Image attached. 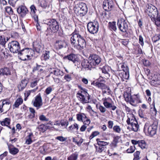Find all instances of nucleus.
<instances>
[{"instance_id":"nucleus-1","label":"nucleus","mask_w":160,"mask_h":160,"mask_svg":"<svg viewBox=\"0 0 160 160\" xmlns=\"http://www.w3.org/2000/svg\"><path fill=\"white\" fill-rule=\"evenodd\" d=\"M70 43L72 45L78 50H82L85 47L86 42L83 37L75 31L71 35Z\"/></svg>"},{"instance_id":"nucleus-2","label":"nucleus","mask_w":160,"mask_h":160,"mask_svg":"<svg viewBox=\"0 0 160 160\" xmlns=\"http://www.w3.org/2000/svg\"><path fill=\"white\" fill-rule=\"evenodd\" d=\"M45 23L48 26L45 31L46 36L52 34L56 32L59 29L58 23L55 19H48L45 21Z\"/></svg>"},{"instance_id":"nucleus-3","label":"nucleus","mask_w":160,"mask_h":160,"mask_svg":"<svg viewBox=\"0 0 160 160\" xmlns=\"http://www.w3.org/2000/svg\"><path fill=\"white\" fill-rule=\"evenodd\" d=\"M80 89L76 94V97L78 99L82 104L88 103L90 102V96L88 92V90L82 86H79Z\"/></svg>"},{"instance_id":"nucleus-4","label":"nucleus","mask_w":160,"mask_h":160,"mask_svg":"<svg viewBox=\"0 0 160 160\" xmlns=\"http://www.w3.org/2000/svg\"><path fill=\"white\" fill-rule=\"evenodd\" d=\"M117 70L119 72L118 74L122 81L128 79L129 77L128 67L123 63H121L118 65Z\"/></svg>"},{"instance_id":"nucleus-5","label":"nucleus","mask_w":160,"mask_h":160,"mask_svg":"<svg viewBox=\"0 0 160 160\" xmlns=\"http://www.w3.org/2000/svg\"><path fill=\"white\" fill-rule=\"evenodd\" d=\"M158 122L157 121H154L153 123L149 126L147 124L145 125L143 131L145 134L148 136L152 137L156 133Z\"/></svg>"},{"instance_id":"nucleus-6","label":"nucleus","mask_w":160,"mask_h":160,"mask_svg":"<svg viewBox=\"0 0 160 160\" xmlns=\"http://www.w3.org/2000/svg\"><path fill=\"white\" fill-rule=\"evenodd\" d=\"M74 11L77 16L80 17L84 16L88 12L86 5L83 2H80L76 5Z\"/></svg>"},{"instance_id":"nucleus-7","label":"nucleus","mask_w":160,"mask_h":160,"mask_svg":"<svg viewBox=\"0 0 160 160\" xmlns=\"http://www.w3.org/2000/svg\"><path fill=\"white\" fill-rule=\"evenodd\" d=\"M144 12L150 18L156 16L158 13L157 8L152 4H148L146 5L144 9Z\"/></svg>"},{"instance_id":"nucleus-8","label":"nucleus","mask_w":160,"mask_h":160,"mask_svg":"<svg viewBox=\"0 0 160 160\" xmlns=\"http://www.w3.org/2000/svg\"><path fill=\"white\" fill-rule=\"evenodd\" d=\"M8 48L10 52L13 53H18L20 49L19 43L17 41H13L8 44Z\"/></svg>"},{"instance_id":"nucleus-9","label":"nucleus","mask_w":160,"mask_h":160,"mask_svg":"<svg viewBox=\"0 0 160 160\" xmlns=\"http://www.w3.org/2000/svg\"><path fill=\"white\" fill-rule=\"evenodd\" d=\"M87 27L88 32L91 34H94L98 32L99 24L98 21H94L88 22Z\"/></svg>"},{"instance_id":"nucleus-10","label":"nucleus","mask_w":160,"mask_h":160,"mask_svg":"<svg viewBox=\"0 0 160 160\" xmlns=\"http://www.w3.org/2000/svg\"><path fill=\"white\" fill-rule=\"evenodd\" d=\"M117 24L120 31L123 32H126L128 29V25L127 22L124 19L121 18L118 21Z\"/></svg>"},{"instance_id":"nucleus-11","label":"nucleus","mask_w":160,"mask_h":160,"mask_svg":"<svg viewBox=\"0 0 160 160\" xmlns=\"http://www.w3.org/2000/svg\"><path fill=\"white\" fill-rule=\"evenodd\" d=\"M67 121H57L56 122H52L49 121V122L47 123V125L49 127L48 128L50 129L51 128H55V126H58L61 127H63L64 128L66 127L68 124V122H66Z\"/></svg>"},{"instance_id":"nucleus-12","label":"nucleus","mask_w":160,"mask_h":160,"mask_svg":"<svg viewBox=\"0 0 160 160\" xmlns=\"http://www.w3.org/2000/svg\"><path fill=\"white\" fill-rule=\"evenodd\" d=\"M30 52V50L28 48H25L20 50L18 53V56L20 57V59L22 60H26L29 59L30 55L29 54Z\"/></svg>"},{"instance_id":"nucleus-13","label":"nucleus","mask_w":160,"mask_h":160,"mask_svg":"<svg viewBox=\"0 0 160 160\" xmlns=\"http://www.w3.org/2000/svg\"><path fill=\"white\" fill-rule=\"evenodd\" d=\"M89 63L92 67L98 65L101 62V58L98 55L96 54L92 55L89 57Z\"/></svg>"},{"instance_id":"nucleus-14","label":"nucleus","mask_w":160,"mask_h":160,"mask_svg":"<svg viewBox=\"0 0 160 160\" xmlns=\"http://www.w3.org/2000/svg\"><path fill=\"white\" fill-rule=\"evenodd\" d=\"M114 3L112 0H104L103 2V8L106 11H111L114 6Z\"/></svg>"},{"instance_id":"nucleus-15","label":"nucleus","mask_w":160,"mask_h":160,"mask_svg":"<svg viewBox=\"0 0 160 160\" xmlns=\"http://www.w3.org/2000/svg\"><path fill=\"white\" fill-rule=\"evenodd\" d=\"M32 103L34 107L37 108V109H39L42 106V99L40 93H39L35 97L34 100H33Z\"/></svg>"},{"instance_id":"nucleus-16","label":"nucleus","mask_w":160,"mask_h":160,"mask_svg":"<svg viewBox=\"0 0 160 160\" xmlns=\"http://www.w3.org/2000/svg\"><path fill=\"white\" fill-rule=\"evenodd\" d=\"M67 46V43L65 40H57L54 44L55 48L57 50H59L63 48H65Z\"/></svg>"},{"instance_id":"nucleus-17","label":"nucleus","mask_w":160,"mask_h":160,"mask_svg":"<svg viewBox=\"0 0 160 160\" xmlns=\"http://www.w3.org/2000/svg\"><path fill=\"white\" fill-rule=\"evenodd\" d=\"M150 83L151 85L156 87L160 85V74H154L152 77Z\"/></svg>"},{"instance_id":"nucleus-18","label":"nucleus","mask_w":160,"mask_h":160,"mask_svg":"<svg viewBox=\"0 0 160 160\" xmlns=\"http://www.w3.org/2000/svg\"><path fill=\"white\" fill-rule=\"evenodd\" d=\"M64 60H68L74 63L79 62V60L78 56L74 54L71 53L64 57Z\"/></svg>"},{"instance_id":"nucleus-19","label":"nucleus","mask_w":160,"mask_h":160,"mask_svg":"<svg viewBox=\"0 0 160 160\" xmlns=\"http://www.w3.org/2000/svg\"><path fill=\"white\" fill-rule=\"evenodd\" d=\"M17 11L18 13L22 18L24 17L28 12L26 7L23 5L19 6L17 9Z\"/></svg>"},{"instance_id":"nucleus-20","label":"nucleus","mask_w":160,"mask_h":160,"mask_svg":"<svg viewBox=\"0 0 160 160\" xmlns=\"http://www.w3.org/2000/svg\"><path fill=\"white\" fill-rule=\"evenodd\" d=\"M49 71L50 74H53L57 77H61L63 75V72L57 68H50L49 69Z\"/></svg>"},{"instance_id":"nucleus-21","label":"nucleus","mask_w":160,"mask_h":160,"mask_svg":"<svg viewBox=\"0 0 160 160\" xmlns=\"http://www.w3.org/2000/svg\"><path fill=\"white\" fill-rule=\"evenodd\" d=\"M28 82V80L26 78L22 80L18 86L19 91H22L26 87Z\"/></svg>"},{"instance_id":"nucleus-22","label":"nucleus","mask_w":160,"mask_h":160,"mask_svg":"<svg viewBox=\"0 0 160 160\" xmlns=\"http://www.w3.org/2000/svg\"><path fill=\"white\" fill-rule=\"evenodd\" d=\"M8 148L9 153L11 154L14 155L17 154L19 151V149L14 147L12 144H8Z\"/></svg>"},{"instance_id":"nucleus-23","label":"nucleus","mask_w":160,"mask_h":160,"mask_svg":"<svg viewBox=\"0 0 160 160\" xmlns=\"http://www.w3.org/2000/svg\"><path fill=\"white\" fill-rule=\"evenodd\" d=\"M102 100L103 101V104L106 108H111L112 110H115L116 108V106L108 102L107 98H103L102 99Z\"/></svg>"},{"instance_id":"nucleus-24","label":"nucleus","mask_w":160,"mask_h":160,"mask_svg":"<svg viewBox=\"0 0 160 160\" xmlns=\"http://www.w3.org/2000/svg\"><path fill=\"white\" fill-rule=\"evenodd\" d=\"M11 74V71L10 69L5 68L0 69V77L8 76Z\"/></svg>"},{"instance_id":"nucleus-25","label":"nucleus","mask_w":160,"mask_h":160,"mask_svg":"<svg viewBox=\"0 0 160 160\" xmlns=\"http://www.w3.org/2000/svg\"><path fill=\"white\" fill-rule=\"evenodd\" d=\"M89 62V58L88 60L84 59L82 61V66L83 68L91 69L92 67Z\"/></svg>"},{"instance_id":"nucleus-26","label":"nucleus","mask_w":160,"mask_h":160,"mask_svg":"<svg viewBox=\"0 0 160 160\" xmlns=\"http://www.w3.org/2000/svg\"><path fill=\"white\" fill-rule=\"evenodd\" d=\"M151 19L157 26H160V13H158L156 16L152 17L151 18Z\"/></svg>"},{"instance_id":"nucleus-27","label":"nucleus","mask_w":160,"mask_h":160,"mask_svg":"<svg viewBox=\"0 0 160 160\" xmlns=\"http://www.w3.org/2000/svg\"><path fill=\"white\" fill-rule=\"evenodd\" d=\"M131 101V104L132 105L139 103L140 102V99L139 94L134 95L132 96Z\"/></svg>"},{"instance_id":"nucleus-28","label":"nucleus","mask_w":160,"mask_h":160,"mask_svg":"<svg viewBox=\"0 0 160 160\" xmlns=\"http://www.w3.org/2000/svg\"><path fill=\"white\" fill-rule=\"evenodd\" d=\"M9 38L3 35L0 36V44L5 47L7 42L8 41Z\"/></svg>"},{"instance_id":"nucleus-29","label":"nucleus","mask_w":160,"mask_h":160,"mask_svg":"<svg viewBox=\"0 0 160 160\" xmlns=\"http://www.w3.org/2000/svg\"><path fill=\"white\" fill-rule=\"evenodd\" d=\"M78 125L76 123H74L72 125L68 128V131L74 133L75 131H77L78 129Z\"/></svg>"},{"instance_id":"nucleus-30","label":"nucleus","mask_w":160,"mask_h":160,"mask_svg":"<svg viewBox=\"0 0 160 160\" xmlns=\"http://www.w3.org/2000/svg\"><path fill=\"white\" fill-rule=\"evenodd\" d=\"M50 52L49 51H45L43 52L41 59L42 60H47L49 59L50 58Z\"/></svg>"},{"instance_id":"nucleus-31","label":"nucleus","mask_w":160,"mask_h":160,"mask_svg":"<svg viewBox=\"0 0 160 160\" xmlns=\"http://www.w3.org/2000/svg\"><path fill=\"white\" fill-rule=\"evenodd\" d=\"M33 46L34 49L38 53L41 51V46L38 44L36 42H33Z\"/></svg>"},{"instance_id":"nucleus-32","label":"nucleus","mask_w":160,"mask_h":160,"mask_svg":"<svg viewBox=\"0 0 160 160\" xmlns=\"http://www.w3.org/2000/svg\"><path fill=\"white\" fill-rule=\"evenodd\" d=\"M124 97L125 100L128 102H129L131 104V101L132 99V96H131V93L129 92H125L124 93Z\"/></svg>"},{"instance_id":"nucleus-33","label":"nucleus","mask_w":160,"mask_h":160,"mask_svg":"<svg viewBox=\"0 0 160 160\" xmlns=\"http://www.w3.org/2000/svg\"><path fill=\"white\" fill-rule=\"evenodd\" d=\"M96 141L97 142V144L99 146H101L103 147H105V146L108 145L109 143V142H104L103 141H101L100 139L99 138L97 139Z\"/></svg>"},{"instance_id":"nucleus-34","label":"nucleus","mask_w":160,"mask_h":160,"mask_svg":"<svg viewBox=\"0 0 160 160\" xmlns=\"http://www.w3.org/2000/svg\"><path fill=\"white\" fill-rule=\"evenodd\" d=\"M49 126L47 125V123H45L44 124L41 125L39 127V130L42 132H45L47 129H49L48 127Z\"/></svg>"},{"instance_id":"nucleus-35","label":"nucleus","mask_w":160,"mask_h":160,"mask_svg":"<svg viewBox=\"0 0 160 160\" xmlns=\"http://www.w3.org/2000/svg\"><path fill=\"white\" fill-rule=\"evenodd\" d=\"M23 101V99L22 98H18L16 100L13 106L15 108H18L20 105L22 103Z\"/></svg>"},{"instance_id":"nucleus-36","label":"nucleus","mask_w":160,"mask_h":160,"mask_svg":"<svg viewBox=\"0 0 160 160\" xmlns=\"http://www.w3.org/2000/svg\"><path fill=\"white\" fill-rule=\"evenodd\" d=\"M78 156L77 152L73 153L68 158V160H77Z\"/></svg>"},{"instance_id":"nucleus-37","label":"nucleus","mask_w":160,"mask_h":160,"mask_svg":"<svg viewBox=\"0 0 160 160\" xmlns=\"http://www.w3.org/2000/svg\"><path fill=\"white\" fill-rule=\"evenodd\" d=\"M96 86L102 89H105L107 88V86L103 83L97 82L95 83Z\"/></svg>"},{"instance_id":"nucleus-38","label":"nucleus","mask_w":160,"mask_h":160,"mask_svg":"<svg viewBox=\"0 0 160 160\" xmlns=\"http://www.w3.org/2000/svg\"><path fill=\"white\" fill-rule=\"evenodd\" d=\"M33 136L32 133H29L28 136H27V138L26 140V143L28 145L31 144L32 142V140L31 137Z\"/></svg>"},{"instance_id":"nucleus-39","label":"nucleus","mask_w":160,"mask_h":160,"mask_svg":"<svg viewBox=\"0 0 160 160\" xmlns=\"http://www.w3.org/2000/svg\"><path fill=\"white\" fill-rule=\"evenodd\" d=\"M77 120H84L87 118L85 114L83 113H79L76 115Z\"/></svg>"},{"instance_id":"nucleus-40","label":"nucleus","mask_w":160,"mask_h":160,"mask_svg":"<svg viewBox=\"0 0 160 160\" xmlns=\"http://www.w3.org/2000/svg\"><path fill=\"white\" fill-rule=\"evenodd\" d=\"M135 122L133 123L131 122V126H132V130L134 131H137L138 129L139 125L138 124L137 121H134Z\"/></svg>"},{"instance_id":"nucleus-41","label":"nucleus","mask_w":160,"mask_h":160,"mask_svg":"<svg viewBox=\"0 0 160 160\" xmlns=\"http://www.w3.org/2000/svg\"><path fill=\"white\" fill-rule=\"evenodd\" d=\"M119 138V136H116L114 138V139L111 143L112 147H116L117 146V144L118 142Z\"/></svg>"},{"instance_id":"nucleus-42","label":"nucleus","mask_w":160,"mask_h":160,"mask_svg":"<svg viewBox=\"0 0 160 160\" xmlns=\"http://www.w3.org/2000/svg\"><path fill=\"white\" fill-rule=\"evenodd\" d=\"M95 147L96 149V152L101 153L106 148V147H103L101 146H99L98 147L97 146L95 145Z\"/></svg>"},{"instance_id":"nucleus-43","label":"nucleus","mask_w":160,"mask_h":160,"mask_svg":"<svg viewBox=\"0 0 160 160\" xmlns=\"http://www.w3.org/2000/svg\"><path fill=\"white\" fill-rule=\"evenodd\" d=\"M109 23L111 29L114 31H116L117 29L116 26V22H109Z\"/></svg>"},{"instance_id":"nucleus-44","label":"nucleus","mask_w":160,"mask_h":160,"mask_svg":"<svg viewBox=\"0 0 160 160\" xmlns=\"http://www.w3.org/2000/svg\"><path fill=\"white\" fill-rule=\"evenodd\" d=\"M4 22L8 26L11 25L12 24V21L10 18H7L4 19Z\"/></svg>"},{"instance_id":"nucleus-45","label":"nucleus","mask_w":160,"mask_h":160,"mask_svg":"<svg viewBox=\"0 0 160 160\" xmlns=\"http://www.w3.org/2000/svg\"><path fill=\"white\" fill-rule=\"evenodd\" d=\"M148 145L144 140H141V148L142 149H146L148 148Z\"/></svg>"},{"instance_id":"nucleus-46","label":"nucleus","mask_w":160,"mask_h":160,"mask_svg":"<svg viewBox=\"0 0 160 160\" xmlns=\"http://www.w3.org/2000/svg\"><path fill=\"white\" fill-rule=\"evenodd\" d=\"M5 9L6 12L9 14L11 15L13 14V11L11 7L7 6L5 8Z\"/></svg>"},{"instance_id":"nucleus-47","label":"nucleus","mask_w":160,"mask_h":160,"mask_svg":"<svg viewBox=\"0 0 160 160\" xmlns=\"http://www.w3.org/2000/svg\"><path fill=\"white\" fill-rule=\"evenodd\" d=\"M152 40L154 42H155L160 40V34L156 35L153 37L152 38Z\"/></svg>"},{"instance_id":"nucleus-48","label":"nucleus","mask_w":160,"mask_h":160,"mask_svg":"<svg viewBox=\"0 0 160 160\" xmlns=\"http://www.w3.org/2000/svg\"><path fill=\"white\" fill-rule=\"evenodd\" d=\"M29 110L31 113L30 114L29 117L30 118H32L35 116L34 113L35 112V111L33 108H29Z\"/></svg>"},{"instance_id":"nucleus-49","label":"nucleus","mask_w":160,"mask_h":160,"mask_svg":"<svg viewBox=\"0 0 160 160\" xmlns=\"http://www.w3.org/2000/svg\"><path fill=\"white\" fill-rule=\"evenodd\" d=\"M10 121H1V124L2 126H8L10 124Z\"/></svg>"},{"instance_id":"nucleus-50","label":"nucleus","mask_w":160,"mask_h":160,"mask_svg":"<svg viewBox=\"0 0 160 160\" xmlns=\"http://www.w3.org/2000/svg\"><path fill=\"white\" fill-rule=\"evenodd\" d=\"M56 139L61 142H64L66 141L67 139V138L64 137L62 136H59L57 137Z\"/></svg>"},{"instance_id":"nucleus-51","label":"nucleus","mask_w":160,"mask_h":160,"mask_svg":"<svg viewBox=\"0 0 160 160\" xmlns=\"http://www.w3.org/2000/svg\"><path fill=\"white\" fill-rule=\"evenodd\" d=\"M99 133H100L97 131H95L94 132H93L92 133V134L89 137V138L90 139H92L95 137L99 135Z\"/></svg>"},{"instance_id":"nucleus-52","label":"nucleus","mask_w":160,"mask_h":160,"mask_svg":"<svg viewBox=\"0 0 160 160\" xmlns=\"http://www.w3.org/2000/svg\"><path fill=\"white\" fill-rule=\"evenodd\" d=\"M39 80H35L32 81L30 84V87L33 88L37 85V83L38 82Z\"/></svg>"},{"instance_id":"nucleus-53","label":"nucleus","mask_w":160,"mask_h":160,"mask_svg":"<svg viewBox=\"0 0 160 160\" xmlns=\"http://www.w3.org/2000/svg\"><path fill=\"white\" fill-rule=\"evenodd\" d=\"M135 149V147L134 146H131L130 148L128 149L126 151L128 153H132L133 152Z\"/></svg>"},{"instance_id":"nucleus-54","label":"nucleus","mask_w":160,"mask_h":160,"mask_svg":"<svg viewBox=\"0 0 160 160\" xmlns=\"http://www.w3.org/2000/svg\"><path fill=\"white\" fill-rule=\"evenodd\" d=\"M108 67H103L102 68H101L102 71V73L108 75V70H107Z\"/></svg>"},{"instance_id":"nucleus-55","label":"nucleus","mask_w":160,"mask_h":160,"mask_svg":"<svg viewBox=\"0 0 160 160\" xmlns=\"http://www.w3.org/2000/svg\"><path fill=\"white\" fill-rule=\"evenodd\" d=\"M52 88L51 87H49L46 89L45 91V92L48 95L50 93L52 92Z\"/></svg>"},{"instance_id":"nucleus-56","label":"nucleus","mask_w":160,"mask_h":160,"mask_svg":"<svg viewBox=\"0 0 160 160\" xmlns=\"http://www.w3.org/2000/svg\"><path fill=\"white\" fill-rule=\"evenodd\" d=\"M98 108L101 112L102 113L105 112L106 111V108L101 105L99 106Z\"/></svg>"},{"instance_id":"nucleus-57","label":"nucleus","mask_w":160,"mask_h":160,"mask_svg":"<svg viewBox=\"0 0 160 160\" xmlns=\"http://www.w3.org/2000/svg\"><path fill=\"white\" fill-rule=\"evenodd\" d=\"M30 8L31 9V12L32 14H35L36 12V9L35 6L34 5H32L30 7Z\"/></svg>"},{"instance_id":"nucleus-58","label":"nucleus","mask_w":160,"mask_h":160,"mask_svg":"<svg viewBox=\"0 0 160 160\" xmlns=\"http://www.w3.org/2000/svg\"><path fill=\"white\" fill-rule=\"evenodd\" d=\"M10 102L8 101L4 100L2 102V104L3 106H8V108H9V104H10Z\"/></svg>"},{"instance_id":"nucleus-59","label":"nucleus","mask_w":160,"mask_h":160,"mask_svg":"<svg viewBox=\"0 0 160 160\" xmlns=\"http://www.w3.org/2000/svg\"><path fill=\"white\" fill-rule=\"evenodd\" d=\"M105 89L106 90V91H102V92L103 94H105L106 93H107L108 94V95H110L111 94V91L109 87H108L107 86V88H105Z\"/></svg>"},{"instance_id":"nucleus-60","label":"nucleus","mask_w":160,"mask_h":160,"mask_svg":"<svg viewBox=\"0 0 160 160\" xmlns=\"http://www.w3.org/2000/svg\"><path fill=\"white\" fill-rule=\"evenodd\" d=\"M113 129L115 132L118 133L120 132L121 131V129L119 126H114L113 127Z\"/></svg>"},{"instance_id":"nucleus-61","label":"nucleus","mask_w":160,"mask_h":160,"mask_svg":"<svg viewBox=\"0 0 160 160\" xmlns=\"http://www.w3.org/2000/svg\"><path fill=\"white\" fill-rule=\"evenodd\" d=\"M65 80H66L67 81H70L71 80V77L69 75L67 74L65 75L64 78Z\"/></svg>"},{"instance_id":"nucleus-62","label":"nucleus","mask_w":160,"mask_h":160,"mask_svg":"<svg viewBox=\"0 0 160 160\" xmlns=\"http://www.w3.org/2000/svg\"><path fill=\"white\" fill-rule=\"evenodd\" d=\"M121 43L122 44L126 46L128 43L129 41L127 39H121Z\"/></svg>"},{"instance_id":"nucleus-63","label":"nucleus","mask_w":160,"mask_h":160,"mask_svg":"<svg viewBox=\"0 0 160 160\" xmlns=\"http://www.w3.org/2000/svg\"><path fill=\"white\" fill-rule=\"evenodd\" d=\"M36 66L34 67L32 69V71L33 72H35L36 71L39 70L40 68L41 67V65H38L37 63L36 64Z\"/></svg>"},{"instance_id":"nucleus-64","label":"nucleus","mask_w":160,"mask_h":160,"mask_svg":"<svg viewBox=\"0 0 160 160\" xmlns=\"http://www.w3.org/2000/svg\"><path fill=\"white\" fill-rule=\"evenodd\" d=\"M41 6L43 8H45L47 6V4L45 1H42L41 3Z\"/></svg>"}]
</instances>
